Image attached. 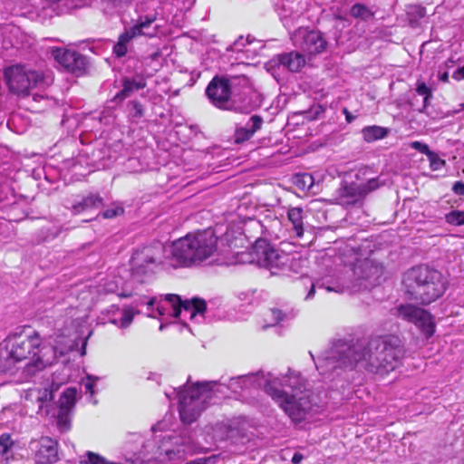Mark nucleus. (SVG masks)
<instances>
[{"label":"nucleus","instance_id":"1","mask_svg":"<svg viewBox=\"0 0 464 464\" xmlns=\"http://www.w3.org/2000/svg\"><path fill=\"white\" fill-rule=\"evenodd\" d=\"M309 353L317 371L322 374L337 367L353 368L358 362H362L368 372L383 376L401 365L405 349L398 336L389 335L372 338L367 343L362 342L350 343L339 340L317 360L314 359L312 352Z\"/></svg>","mask_w":464,"mask_h":464},{"label":"nucleus","instance_id":"2","mask_svg":"<svg viewBox=\"0 0 464 464\" xmlns=\"http://www.w3.org/2000/svg\"><path fill=\"white\" fill-rule=\"evenodd\" d=\"M265 392L295 422L304 420L313 410L311 392L304 388L302 378L295 372L289 371V374L278 379L276 386L272 385L271 379H267Z\"/></svg>","mask_w":464,"mask_h":464},{"label":"nucleus","instance_id":"3","mask_svg":"<svg viewBox=\"0 0 464 464\" xmlns=\"http://www.w3.org/2000/svg\"><path fill=\"white\" fill-rule=\"evenodd\" d=\"M6 343L16 362L29 360L26 367L27 371L32 373L53 364L56 360L57 353L59 356H63L78 346L76 340L70 341V343L64 347L41 346V338L36 332L29 335L9 336Z\"/></svg>","mask_w":464,"mask_h":464},{"label":"nucleus","instance_id":"4","mask_svg":"<svg viewBox=\"0 0 464 464\" xmlns=\"http://www.w3.org/2000/svg\"><path fill=\"white\" fill-rule=\"evenodd\" d=\"M121 297H132L133 301L130 304L136 309L140 306L146 305L148 316L155 318L154 311L158 312L159 315L166 314V307L163 304L165 301L172 308V314L175 317L181 316V320L189 319L197 323H201L204 319V314L207 309L206 302L200 298H192L190 300H182L181 297L175 294H167L160 297H149L145 295H140L133 292H126L123 290L118 295Z\"/></svg>","mask_w":464,"mask_h":464},{"label":"nucleus","instance_id":"5","mask_svg":"<svg viewBox=\"0 0 464 464\" xmlns=\"http://www.w3.org/2000/svg\"><path fill=\"white\" fill-rule=\"evenodd\" d=\"M217 251L218 237L213 230L207 229L188 234L173 242L168 258L174 267H188L211 258Z\"/></svg>","mask_w":464,"mask_h":464},{"label":"nucleus","instance_id":"6","mask_svg":"<svg viewBox=\"0 0 464 464\" xmlns=\"http://www.w3.org/2000/svg\"><path fill=\"white\" fill-rule=\"evenodd\" d=\"M403 284L410 298L423 305L436 301L446 290L442 274L425 265L409 269L404 275Z\"/></svg>","mask_w":464,"mask_h":464},{"label":"nucleus","instance_id":"7","mask_svg":"<svg viewBox=\"0 0 464 464\" xmlns=\"http://www.w3.org/2000/svg\"><path fill=\"white\" fill-rule=\"evenodd\" d=\"M219 391V383L216 381L198 382L189 388L180 389L179 396V416L184 423L194 422L207 408V401Z\"/></svg>","mask_w":464,"mask_h":464},{"label":"nucleus","instance_id":"8","mask_svg":"<svg viewBox=\"0 0 464 464\" xmlns=\"http://www.w3.org/2000/svg\"><path fill=\"white\" fill-rule=\"evenodd\" d=\"M4 77L10 92L23 97L29 95L31 89L44 82L42 72L22 64L5 68Z\"/></svg>","mask_w":464,"mask_h":464},{"label":"nucleus","instance_id":"9","mask_svg":"<svg viewBox=\"0 0 464 464\" xmlns=\"http://www.w3.org/2000/svg\"><path fill=\"white\" fill-rule=\"evenodd\" d=\"M247 83L248 78L246 75L215 76L208 83L206 94L214 106L228 110L232 93L237 92L238 85H246Z\"/></svg>","mask_w":464,"mask_h":464},{"label":"nucleus","instance_id":"10","mask_svg":"<svg viewBox=\"0 0 464 464\" xmlns=\"http://www.w3.org/2000/svg\"><path fill=\"white\" fill-rule=\"evenodd\" d=\"M253 259L260 266L270 270H283L289 266L291 256L274 247L266 239L256 240L251 249Z\"/></svg>","mask_w":464,"mask_h":464},{"label":"nucleus","instance_id":"11","mask_svg":"<svg viewBox=\"0 0 464 464\" xmlns=\"http://www.w3.org/2000/svg\"><path fill=\"white\" fill-rule=\"evenodd\" d=\"M379 187L377 179H371L366 183L343 182L336 190L337 203L350 206L360 203L367 194Z\"/></svg>","mask_w":464,"mask_h":464},{"label":"nucleus","instance_id":"12","mask_svg":"<svg viewBox=\"0 0 464 464\" xmlns=\"http://www.w3.org/2000/svg\"><path fill=\"white\" fill-rule=\"evenodd\" d=\"M394 314L404 321L414 324L427 337H430L435 331V324L430 313L411 304H402L395 308Z\"/></svg>","mask_w":464,"mask_h":464},{"label":"nucleus","instance_id":"13","mask_svg":"<svg viewBox=\"0 0 464 464\" xmlns=\"http://www.w3.org/2000/svg\"><path fill=\"white\" fill-rule=\"evenodd\" d=\"M267 379H271L272 385L276 386L279 377L275 376L272 372L265 374L263 372H260L232 377L229 379L227 384L221 383L220 381H217L219 383V391L218 392H221L223 387L230 390L234 393H239L244 390L258 388L261 386L265 388L266 381Z\"/></svg>","mask_w":464,"mask_h":464},{"label":"nucleus","instance_id":"14","mask_svg":"<svg viewBox=\"0 0 464 464\" xmlns=\"http://www.w3.org/2000/svg\"><path fill=\"white\" fill-rule=\"evenodd\" d=\"M291 39L296 47L311 55L322 53L327 45V42L319 31L303 27L295 30Z\"/></svg>","mask_w":464,"mask_h":464},{"label":"nucleus","instance_id":"15","mask_svg":"<svg viewBox=\"0 0 464 464\" xmlns=\"http://www.w3.org/2000/svg\"><path fill=\"white\" fill-rule=\"evenodd\" d=\"M238 88L241 90L232 93L228 110L248 113L260 106V96L250 87L249 82L246 85H238Z\"/></svg>","mask_w":464,"mask_h":464},{"label":"nucleus","instance_id":"16","mask_svg":"<svg viewBox=\"0 0 464 464\" xmlns=\"http://www.w3.org/2000/svg\"><path fill=\"white\" fill-rule=\"evenodd\" d=\"M155 21V17L146 16L144 19L141 18L140 21L135 25L125 29L124 33H122L118 37V58L124 56L130 49L129 48L130 43L136 37L140 35H148L153 36L155 32H147L146 30L150 27L152 23Z\"/></svg>","mask_w":464,"mask_h":464},{"label":"nucleus","instance_id":"17","mask_svg":"<svg viewBox=\"0 0 464 464\" xmlns=\"http://www.w3.org/2000/svg\"><path fill=\"white\" fill-rule=\"evenodd\" d=\"M159 247L144 246L134 252L130 263L134 274L140 275L151 271L157 264Z\"/></svg>","mask_w":464,"mask_h":464},{"label":"nucleus","instance_id":"18","mask_svg":"<svg viewBox=\"0 0 464 464\" xmlns=\"http://www.w3.org/2000/svg\"><path fill=\"white\" fill-rule=\"evenodd\" d=\"M30 448L35 450V458L40 464H53L58 461V442L50 437L32 440Z\"/></svg>","mask_w":464,"mask_h":464},{"label":"nucleus","instance_id":"19","mask_svg":"<svg viewBox=\"0 0 464 464\" xmlns=\"http://www.w3.org/2000/svg\"><path fill=\"white\" fill-rule=\"evenodd\" d=\"M54 59L67 71L76 74H82L86 69L85 56L75 52L63 49H55L53 52Z\"/></svg>","mask_w":464,"mask_h":464},{"label":"nucleus","instance_id":"20","mask_svg":"<svg viewBox=\"0 0 464 464\" xmlns=\"http://www.w3.org/2000/svg\"><path fill=\"white\" fill-rule=\"evenodd\" d=\"M274 61L292 72H299L306 63L304 56L298 52L278 54L274 58Z\"/></svg>","mask_w":464,"mask_h":464},{"label":"nucleus","instance_id":"21","mask_svg":"<svg viewBox=\"0 0 464 464\" xmlns=\"http://www.w3.org/2000/svg\"><path fill=\"white\" fill-rule=\"evenodd\" d=\"M353 273L359 279L370 280L382 275V266L372 260L364 259L354 266Z\"/></svg>","mask_w":464,"mask_h":464},{"label":"nucleus","instance_id":"22","mask_svg":"<svg viewBox=\"0 0 464 464\" xmlns=\"http://www.w3.org/2000/svg\"><path fill=\"white\" fill-rule=\"evenodd\" d=\"M104 206V199L99 193L90 192L82 198L74 203L72 210L74 214H80L90 209H97Z\"/></svg>","mask_w":464,"mask_h":464},{"label":"nucleus","instance_id":"23","mask_svg":"<svg viewBox=\"0 0 464 464\" xmlns=\"http://www.w3.org/2000/svg\"><path fill=\"white\" fill-rule=\"evenodd\" d=\"M295 5H297L295 0H285L282 2L280 6L278 14L284 26L287 29H291L294 26V22L300 16V11L295 9Z\"/></svg>","mask_w":464,"mask_h":464},{"label":"nucleus","instance_id":"24","mask_svg":"<svg viewBox=\"0 0 464 464\" xmlns=\"http://www.w3.org/2000/svg\"><path fill=\"white\" fill-rule=\"evenodd\" d=\"M122 89L118 92V99L123 100L130 97L135 92L146 87V80L140 75L133 78L123 77L121 80Z\"/></svg>","mask_w":464,"mask_h":464},{"label":"nucleus","instance_id":"25","mask_svg":"<svg viewBox=\"0 0 464 464\" xmlns=\"http://www.w3.org/2000/svg\"><path fill=\"white\" fill-rule=\"evenodd\" d=\"M263 119L259 115L251 116V129L237 127L235 131V140L237 143L244 142L249 140L258 130L261 129Z\"/></svg>","mask_w":464,"mask_h":464},{"label":"nucleus","instance_id":"26","mask_svg":"<svg viewBox=\"0 0 464 464\" xmlns=\"http://www.w3.org/2000/svg\"><path fill=\"white\" fill-rule=\"evenodd\" d=\"M77 389L74 387H69L62 393L58 401L61 412L60 420L66 417V414H69L70 411L74 407Z\"/></svg>","mask_w":464,"mask_h":464},{"label":"nucleus","instance_id":"27","mask_svg":"<svg viewBox=\"0 0 464 464\" xmlns=\"http://www.w3.org/2000/svg\"><path fill=\"white\" fill-rule=\"evenodd\" d=\"M287 218L293 226V230L297 237L304 235V210L299 207L289 208L287 210Z\"/></svg>","mask_w":464,"mask_h":464},{"label":"nucleus","instance_id":"28","mask_svg":"<svg viewBox=\"0 0 464 464\" xmlns=\"http://www.w3.org/2000/svg\"><path fill=\"white\" fill-rule=\"evenodd\" d=\"M316 289H325L327 292L343 293V287L340 285H332L328 280L318 279L315 282H312L305 300H311L314 298Z\"/></svg>","mask_w":464,"mask_h":464},{"label":"nucleus","instance_id":"29","mask_svg":"<svg viewBox=\"0 0 464 464\" xmlns=\"http://www.w3.org/2000/svg\"><path fill=\"white\" fill-rule=\"evenodd\" d=\"M16 363L11 350H9V345L5 340L0 343V371L6 372L10 370Z\"/></svg>","mask_w":464,"mask_h":464},{"label":"nucleus","instance_id":"30","mask_svg":"<svg viewBox=\"0 0 464 464\" xmlns=\"http://www.w3.org/2000/svg\"><path fill=\"white\" fill-rule=\"evenodd\" d=\"M362 133L367 142H372L386 137L388 129L376 125L368 126L362 129Z\"/></svg>","mask_w":464,"mask_h":464},{"label":"nucleus","instance_id":"31","mask_svg":"<svg viewBox=\"0 0 464 464\" xmlns=\"http://www.w3.org/2000/svg\"><path fill=\"white\" fill-rule=\"evenodd\" d=\"M140 313V309H136L134 306L126 304L122 305L120 327L122 329L128 328L132 323L133 317Z\"/></svg>","mask_w":464,"mask_h":464},{"label":"nucleus","instance_id":"32","mask_svg":"<svg viewBox=\"0 0 464 464\" xmlns=\"http://www.w3.org/2000/svg\"><path fill=\"white\" fill-rule=\"evenodd\" d=\"M350 14L362 21H368L372 19L374 13L366 5L362 4H354L350 10Z\"/></svg>","mask_w":464,"mask_h":464},{"label":"nucleus","instance_id":"33","mask_svg":"<svg viewBox=\"0 0 464 464\" xmlns=\"http://www.w3.org/2000/svg\"><path fill=\"white\" fill-rule=\"evenodd\" d=\"M62 231H63L62 226H53L50 227H44L41 228V230L39 232L37 242L42 243V242L52 241L54 238H56L61 234Z\"/></svg>","mask_w":464,"mask_h":464},{"label":"nucleus","instance_id":"34","mask_svg":"<svg viewBox=\"0 0 464 464\" xmlns=\"http://www.w3.org/2000/svg\"><path fill=\"white\" fill-rule=\"evenodd\" d=\"M407 15L410 23L413 24L426 15V9L420 5H410L407 6Z\"/></svg>","mask_w":464,"mask_h":464},{"label":"nucleus","instance_id":"35","mask_svg":"<svg viewBox=\"0 0 464 464\" xmlns=\"http://www.w3.org/2000/svg\"><path fill=\"white\" fill-rule=\"evenodd\" d=\"M79 464H116L115 462H111L106 460L101 455L87 451L84 456L82 457L81 460L79 461Z\"/></svg>","mask_w":464,"mask_h":464},{"label":"nucleus","instance_id":"36","mask_svg":"<svg viewBox=\"0 0 464 464\" xmlns=\"http://www.w3.org/2000/svg\"><path fill=\"white\" fill-rule=\"evenodd\" d=\"M445 219L453 226L464 225V210H452L446 215Z\"/></svg>","mask_w":464,"mask_h":464},{"label":"nucleus","instance_id":"37","mask_svg":"<svg viewBox=\"0 0 464 464\" xmlns=\"http://www.w3.org/2000/svg\"><path fill=\"white\" fill-rule=\"evenodd\" d=\"M100 121L105 124H114L116 121V115L114 113V106L107 105L101 113Z\"/></svg>","mask_w":464,"mask_h":464},{"label":"nucleus","instance_id":"38","mask_svg":"<svg viewBox=\"0 0 464 464\" xmlns=\"http://www.w3.org/2000/svg\"><path fill=\"white\" fill-rule=\"evenodd\" d=\"M129 114L133 119H139L143 116L144 110L140 102L137 101H131L127 105Z\"/></svg>","mask_w":464,"mask_h":464},{"label":"nucleus","instance_id":"39","mask_svg":"<svg viewBox=\"0 0 464 464\" xmlns=\"http://www.w3.org/2000/svg\"><path fill=\"white\" fill-rule=\"evenodd\" d=\"M416 92L418 94L424 97L423 107L428 106L429 100L432 97L431 90L426 85L425 82H418Z\"/></svg>","mask_w":464,"mask_h":464},{"label":"nucleus","instance_id":"40","mask_svg":"<svg viewBox=\"0 0 464 464\" xmlns=\"http://www.w3.org/2000/svg\"><path fill=\"white\" fill-rule=\"evenodd\" d=\"M428 159H429V161H430V169L432 170H439L444 165H445V160L440 159L438 154H436L435 152L433 151H430L428 155H427Z\"/></svg>","mask_w":464,"mask_h":464},{"label":"nucleus","instance_id":"41","mask_svg":"<svg viewBox=\"0 0 464 464\" xmlns=\"http://www.w3.org/2000/svg\"><path fill=\"white\" fill-rule=\"evenodd\" d=\"M13 445L11 436L4 433L0 436V455H5Z\"/></svg>","mask_w":464,"mask_h":464},{"label":"nucleus","instance_id":"42","mask_svg":"<svg viewBox=\"0 0 464 464\" xmlns=\"http://www.w3.org/2000/svg\"><path fill=\"white\" fill-rule=\"evenodd\" d=\"M102 11L110 15H113L116 12V0H101Z\"/></svg>","mask_w":464,"mask_h":464},{"label":"nucleus","instance_id":"43","mask_svg":"<svg viewBox=\"0 0 464 464\" xmlns=\"http://www.w3.org/2000/svg\"><path fill=\"white\" fill-rule=\"evenodd\" d=\"M270 314L272 316V323L270 325H275L279 324L281 321H284L288 317V314L283 313L280 309L273 308L270 310Z\"/></svg>","mask_w":464,"mask_h":464},{"label":"nucleus","instance_id":"44","mask_svg":"<svg viewBox=\"0 0 464 464\" xmlns=\"http://www.w3.org/2000/svg\"><path fill=\"white\" fill-rule=\"evenodd\" d=\"M411 148L418 150L420 153H423L425 155H428L431 150L429 149V146L425 143H422L420 141H412L411 143Z\"/></svg>","mask_w":464,"mask_h":464},{"label":"nucleus","instance_id":"45","mask_svg":"<svg viewBox=\"0 0 464 464\" xmlns=\"http://www.w3.org/2000/svg\"><path fill=\"white\" fill-rule=\"evenodd\" d=\"M82 385L85 390V393H89L91 396L94 394V381L91 376H87L86 380L83 381Z\"/></svg>","mask_w":464,"mask_h":464},{"label":"nucleus","instance_id":"46","mask_svg":"<svg viewBox=\"0 0 464 464\" xmlns=\"http://www.w3.org/2000/svg\"><path fill=\"white\" fill-rule=\"evenodd\" d=\"M452 190L457 195L464 196V182H462V181H456L453 184Z\"/></svg>","mask_w":464,"mask_h":464},{"label":"nucleus","instance_id":"47","mask_svg":"<svg viewBox=\"0 0 464 464\" xmlns=\"http://www.w3.org/2000/svg\"><path fill=\"white\" fill-rule=\"evenodd\" d=\"M61 412L58 411L57 415V424L60 428L67 430L69 428V420H68V414H66V417H63V420H60Z\"/></svg>","mask_w":464,"mask_h":464},{"label":"nucleus","instance_id":"48","mask_svg":"<svg viewBox=\"0 0 464 464\" xmlns=\"http://www.w3.org/2000/svg\"><path fill=\"white\" fill-rule=\"evenodd\" d=\"M452 78L455 79L456 81H460V80L464 79V65L462 67L457 69L453 72Z\"/></svg>","mask_w":464,"mask_h":464},{"label":"nucleus","instance_id":"49","mask_svg":"<svg viewBox=\"0 0 464 464\" xmlns=\"http://www.w3.org/2000/svg\"><path fill=\"white\" fill-rule=\"evenodd\" d=\"M103 218H113L116 217V208L107 209L101 213Z\"/></svg>","mask_w":464,"mask_h":464},{"label":"nucleus","instance_id":"50","mask_svg":"<svg viewBox=\"0 0 464 464\" xmlns=\"http://www.w3.org/2000/svg\"><path fill=\"white\" fill-rule=\"evenodd\" d=\"M304 186H307L308 188L313 185V177L311 175H304L302 178Z\"/></svg>","mask_w":464,"mask_h":464},{"label":"nucleus","instance_id":"51","mask_svg":"<svg viewBox=\"0 0 464 464\" xmlns=\"http://www.w3.org/2000/svg\"><path fill=\"white\" fill-rule=\"evenodd\" d=\"M304 459V456L299 453V452H295L292 458V463L293 464H299L301 463V461L303 460Z\"/></svg>","mask_w":464,"mask_h":464},{"label":"nucleus","instance_id":"52","mask_svg":"<svg viewBox=\"0 0 464 464\" xmlns=\"http://www.w3.org/2000/svg\"><path fill=\"white\" fill-rule=\"evenodd\" d=\"M87 341H88V337H85L84 339H82V347H81V351H80V354L81 356H83L85 355L86 353V345H87Z\"/></svg>","mask_w":464,"mask_h":464},{"label":"nucleus","instance_id":"53","mask_svg":"<svg viewBox=\"0 0 464 464\" xmlns=\"http://www.w3.org/2000/svg\"><path fill=\"white\" fill-rule=\"evenodd\" d=\"M343 112L345 115L346 121L348 122H352L354 120V117L352 116V114L349 112V111L346 108H343Z\"/></svg>","mask_w":464,"mask_h":464},{"label":"nucleus","instance_id":"54","mask_svg":"<svg viewBox=\"0 0 464 464\" xmlns=\"http://www.w3.org/2000/svg\"><path fill=\"white\" fill-rule=\"evenodd\" d=\"M440 80L441 82H449V73L447 72H443L440 76Z\"/></svg>","mask_w":464,"mask_h":464},{"label":"nucleus","instance_id":"55","mask_svg":"<svg viewBox=\"0 0 464 464\" xmlns=\"http://www.w3.org/2000/svg\"><path fill=\"white\" fill-rule=\"evenodd\" d=\"M133 441L138 442L140 441V435L138 433H134L131 435Z\"/></svg>","mask_w":464,"mask_h":464},{"label":"nucleus","instance_id":"56","mask_svg":"<svg viewBox=\"0 0 464 464\" xmlns=\"http://www.w3.org/2000/svg\"><path fill=\"white\" fill-rule=\"evenodd\" d=\"M246 129H251V117L249 118L248 121L244 126Z\"/></svg>","mask_w":464,"mask_h":464},{"label":"nucleus","instance_id":"57","mask_svg":"<svg viewBox=\"0 0 464 464\" xmlns=\"http://www.w3.org/2000/svg\"><path fill=\"white\" fill-rule=\"evenodd\" d=\"M324 111L323 107L322 106H318L315 113L318 114L320 111Z\"/></svg>","mask_w":464,"mask_h":464},{"label":"nucleus","instance_id":"58","mask_svg":"<svg viewBox=\"0 0 464 464\" xmlns=\"http://www.w3.org/2000/svg\"><path fill=\"white\" fill-rule=\"evenodd\" d=\"M117 211L119 216L120 214L123 213V208L118 206Z\"/></svg>","mask_w":464,"mask_h":464},{"label":"nucleus","instance_id":"59","mask_svg":"<svg viewBox=\"0 0 464 464\" xmlns=\"http://www.w3.org/2000/svg\"><path fill=\"white\" fill-rule=\"evenodd\" d=\"M112 53H116V44L114 43L111 47Z\"/></svg>","mask_w":464,"mask_h":464},{"label":"nucleus","instance_id":"60","mask_svg":"<svg viewBox=\"0 0 464 464\" xmlns=\"http://www.w3.org/2000/svg\"><path fill=\"white\" fill-rule=\"evenodd\" d=\"M239 44H240V41H239V40H238V41H237V42L235 43V45H236V46H237V45H239Z\"/></svg>","mask_w":464,"mask_h":464},{"label":"nucleus","instance_id":"61","mask_svg":"<svg viewBox=\"0 0 464 464\" xmlns=\"http://www.w3.org/2000/svg\"><path fill=\"white\" fill-rule=\"evenodd\" d=\"M116 99V96L113 97L111 100V102L112 103L114 102V100Z\"/></svg>","mask_w":464,"mask_h":464},{"label":"nucleus","instance_id":"62","mask_svg":"<svg viewBox=\"0 0 464 464\" xmlns=\"http://www.w3.org/2000/svg\"><path fill=\"white\" fill-rule=\"evenodd\" d=\"M163 327H164L163 324H161L160 327V330H162Z\"/></svg>","mask_w":464,"mask_h":464}]
</instances>
